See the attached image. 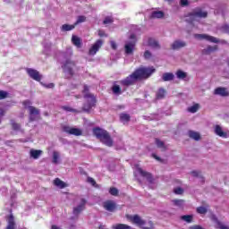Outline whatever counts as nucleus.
Listing matches in <instances>:
<instances>
[{
  "mask_svg": "<svg viewBox=\"0 0 229 229\" xmlns=\"http://www.w3.org/2000/svg\"><path fill=\"white\" fill-rule=\"evenodd\" d=\"M155 72V68L153 67H141L136 70L132 74L129 75L126 79L120 81L121 85L123 87H130L133 85L138 80H146Z\"/></svg>",
  "mask_w": 229,
  "mask_h": 229,
  "instance_id": "f257e3e1",
  "label": "nucleus"
},
{
  "mask_svg": "<svg viewBox=\"0 0 229 229\" xmlns=\"http://www.w3.org/2000/svg\"><path fill=\"white\" fill-rule=\"evenodd\" d=\"M93 133L97 139H99L103 144L106 146L111 147L113 144L112 138H110V134L108 131L101 129V128H95L93 129Z\"/></svg>",
  "mask_w": 229,
  "mask_h": 229,
  "instance_id": "f03ea898",
  "label": "nucleus"
},
{
  "mask_svg": "<svg viewBox=\"0 0 229 229\" xmlns=\"http://www.w3.org/2000/svg\"><path fill=\"white\" fill-rule=\"evenodd\" d=\"M72 55V52L70 50L68 54L63 53L62 56L64 58V63H63L62 68L65 72V76L69 78V76H72V68L74 67V62L71 61L70 56Z\"/></svg>",
  "mask_w": 229,
  "mask_h": 229,
  "instance_id": "7ed1b4c3",
  "label": "nucleus"
},
{
  "mask_svg": "<svg viewBox=\"0 0 229 229\" xmlns=\"http://www.w3.org/2000/svg\"><path fill=\"white\" fill-rule=\"evenodd\" d=\"M89 87L84 86L83 94L87 103L83 106L84 112H89L92 106H96V97L92 94H89Z\"/></svg>",
  "mask_w": 229,
  "mask_h": 229,
  "instance_id": "20e7f679",
  "label": "nucleus"
},
{
  "mask_svg": "<svg viewBox=\"0 0 229 229\" xmlns=\"http://www.w3.org/2000/svg\"><path fill=\"white\" fill-rule=\"evenodd\" d=\"M137 44V34L131 33L129 35V40L125 42L124 51L126 55H133V51H135V46Z\"/></svg>",
  "mask_w": 229,
  "mask_h": 229,
  "instance_id": "39448f33",
  "label": "nucleus"
},
{
  "mask_svg": "<svg viewBox=\"0 0 229 229\" xmlns=\"http://www.w3.org/2000/svg\"><path fill=\"white\" fill-rule=\"evenodd\" d=\"M208 15V13L206 11L201 10L200 8L195 9L192 13L187 16V22H190L192 24V22L198 21V19H205Z\"/></svg>",
  "mask_w": 229,
  "mask_h": 229,
  "instance_id": "423d86ee",
  "label": "nucleus"
},
{
  "mask_svg": "<svg viewBox=\"0 0 229 229\" xmlns=\"http://www.w3.org/2000/svg\"><path fill=\"white\" fill-rule=\"evenodd\" d=\"M134 176L140 182V179H139V176H141L142 178H146L148 183H153V176L151 175V174L142 170V168H140L139 165H134Z\"/></svg>",
  "mask_w": 229,
  "mask_h": 229,
  "instance_id": "0eeeda50",
  "label": "nucleus"
},
{
  "mask_svg": "<svg viewBox=\"0 0 229 229\" xmlns=\"http://www.w3.org/2000/svg\"><path fill=\"white\" fill-rule=\"evenodd\" d=\"M23 106L25 108H29L30 121H38L40 117V111L34 106H30L31 102L30 100L24 101Z\"/></svg>",
  "mask_w": 229,
  "mask_h": 229,
  "instance_id": "6e6552de",
  "label": "nucleus"
},
{
  "mask_svg": "<svg viewBox=\"0 0 229 229\" xmlns=\"http://www.w3.org/2000/svg\"><path fill=\"white\" fill-rule=\"evenodd\" d=\"M129 219L134 225H137V226H140L142 229H153V222H148V225L149 227H146L144 226V225H146V221H144L139 215L130 216Z\"/></svg>",
  "mask_w": 229,
  "mask_h": 229,
  "instance_id": "1a4fd4ad",
  "label": "nucleus"
},
{
  "mask_svg": "<svg viewBox=\"0 0 229 229\" xmlns=\"http://www.w3.org/2000/svg\"><path fill=\"white\" fill-rule=\"evenodd\" d=\"M103 46V40L102 39H98L89 48V56H94L96 55V54L98 53V51H99V49H101Z\"/></svg>",
  "mask_w": 229,
  "mask_h": 229,
  "instance_id": "9d476101",
  "label": "nucleus"
},
{
  "mask_svg": "<svg viewBox=\"0 0 229 229\" xmlns=\"http://www.w3.org/2000/svg\"><path fill=\"white\" fill-rule=\"evenodd\" d=\"M26 72L29 74L30 78L35 80V81H40L42 80V74H40V72L35 69L27 68Z\"/></svg>",
  "mask_w": 229,
  "mask_h": 229,
  "instance_id": "9b49d317",
  "label": "nucleus"
},
{
  "mask_svg": "<svg viewBox=\"0 0 229 229\" xmlns=\"http://www.w3.org/2000/svg\"><path fill=\"white\" fill-rule=\"evenodd\" d=\"M194 38H197V40H208V42H214L215 44L219 42L215 37L207 34H194Z\"/></svg>",
  "mask_w": 229,
  "mask_h": 229,
  "instance_id": "f8f14e48",
  "label": "nucleus"
},
{
  "mask_svg": "<svg viewBox=\"0 0 229 229\" xmlns=\"http://www.w3.org/2000/svg\"><path fill=\"white\" fill-rule=\"evenodd\" d=\"M64 131H65V133H69V135H75L76 137H80V135H81V130L78 128H71L69 126H64Z\"/></svg>",
  "mask_w": 229,
  "mask_h": 229,
  "instance_id": "ddd939ff",
  "label": "nucleus"
},
{
  "mask_svg": "<svg viewBox=\"0 0 229 229\" xmlns=\"http://www.w3.org/2000/svg\"><path fill=\"white\" fill-rule=\"evenodd\" d=\"M103 207L105 210H107V212H114L117 206L115 205V202L114 200H106L103 203Z\"/></svg>",
  "mask_w": 229,
  "mask_h": 229,
  "instance_id": "4468645a",
  "label": "nucleus"
},
{
  "mask_svg": "<svg viewBox=\"0 0 229 229\" xmlns=\"http://www.w3.org/2000/svg\"><path fill=\"white\" fill-rule=\"evenodd\" d=\"M86 203L87 200H85V199H81L80 205L73 208V215L78 216L81 212H82V210L85 208Z\"/></svg>",
  "mask_w": 229,
  "mask_h": 229,
  "instance_id": "2eb2a0df",
  "label": "nucleus"
},
{
  "mask_svg": "<svg viewBox=\"0 0 229 229\" xmlns=\"http://www.w3.org/2000/svg\"><path fill=\"white\" fill-rule=\"evenodd\" d=\"M216 96H222L223 98H225L229 95L228 89L226 88H216L214 92Z\"/></svg>",
  "mask_w": 229,
  "mask_h": 229,
  "instance_id": "dca6fc26",
  "label": "nucleus"
},
{
  "mask_svg": "<svg viewBox=\"0 0 229 229\" xmlns=\"http://www.w3.org/2000/svg\"><path fill=\"white\" fill-rule=\"evenodd\" d=\"M215 133L216 135H218V137H222L223 139H226L228 137V134L223 131V129L219 125L215 126Z\"/></svg>",
  "mask_w": 229,
  "mask_h": 229,
  "instance_id": "f3484780",
  "label": "nucleus"
},
{
  "mask_svg": "<svg viewBox=\"0 0 229 229\" xmlns=\"http://www.w3.org/2000/svg\"><path fill=\"white\" fill-rule=\"evenodd\" d=\"M42 155V150H37L31 148L30 150V158H33L34 160H38V158H40V156Z\"/></svg>",
  "mask_w": 229,
  "mask_h": 229,
  "instance_id": "a211bd4d",
  "label": "nucleus"
},
{
  "mask_svg": "<svg viewBox=\"0 0 229 229\" xmlns=\"http://www.w3.org/2000/svg\"><path fill=\"white\" fill-rule=\"evenodd\" d=\"M185 46H187V44L184 41H182V40H175L172 44V49H181V47H185Z\"/></svg>",
  "mask_w": 229,
  "mask_h": 229,
  "instance_id": "6ab92c4d",
  "label": "nucleus"
},
{
  "mask_svg": "<svg viewBox=\"0 0 229 229\" xmlns=\"http://www.w3.org/2000/svg\"><path fill=\"white\" fill-rule=\"evenodd\" d=\"M6 229H15V219L13 218V215L8 216Z\"/></svg>",
  "mask_w": 229,
  "mask_h": 229,
  "instance_id": "aec40b11",
  "label": "nucleus"
},
{
  "mask_svg": "<svg viewBox=\"0 0 229 229\" xmlns=\"http://www.w3.org/2000/svg\"><path fill=\"white\" fill-rule=\"evenodd\" d=\"M148 45L150 47H153L154 49H159L160 48V45L158 44V41H157V39H155L153 38H148Z\"/></svg>",
  "mask_w": 229,
  "mask_h": 229,
  "instance_id": "412c9836",
  "label": "nucleus"
},
{
  "mask_svg": "<svg viewBox=\"0 0 229 229\" xmlns=\"http://www.w3.org/2000/svg\"><path fill=\"white\" fill-rule=\"evenodd\" d=\"M163 81H173L174 80V74L171 72H165L162 75Z\"/></svg>",
  "mask_w": 229,
  "mask_h": 229,
  "instance_id": "4be33fe9",
  "label": "nucleus"
},
{
  "mask_svg": "<svg viewBox=\"0 0 229 229\" xmlns=\"http://www.w3.org/2000/svg\"><path fill=\"white\" fill-rule=\"evenodd\" d=\"M54 185H55V187H58L59 189H65V187H67V185L65 184V182H64L62 180H60L59 178H56L54 181Z\"/></svg>",
  "mask_w": 229,
  "mask_h": 229,
  "instance_id": "5701e85b",
  "label": "nucleus"
},
{
  "mask_svg": "<svg viewBox=\"0 0 229 229\" xmlns=\"http://www.w3.org/2000/svg\"><path fill=\"white\" fill-rule=\"evenodd\" d=\"M152 19H162L164 17V12L162 11H154L151 13Z\"/></svg>",
  "mask_w": 229,
  "mask_h": 229,
  "instance_id": "b1692460",
  "label": "nucleus"
},
{
  "mask_svg": "<svg viewBox=\"0 0 229 229\" xmlns=\"http://www.w3.org/2000/svg\"><path fill=\"white\" fill-rule=\"evenodd\" d=\"M72 42L73 46H76V47H81V39L78 38L77 36L72 37Z\"/></svg>",
  "mask_w": 229,
  "mask_h": 229,
  "instance_id": "393cba45",
  "label": "nucleus"
},
{
  "mask_svg": "<svg viewBox=\"0 0 229 229\" xmlns=\"http://www.w3.org/2000/svg\"><path fill=\"white\" fill-rule=\"evenodd\" d=\"M176 78H178V80H185V78H187V72L182 71V70H178L175 72Z\"/></svg>",
  "mask_w": 229,
  "mask_h": 229,
  "instance_id": "a878e982",
  "label": "nucleus"
},
{
  "mask_svg": "<svg viewBox=\"0 0 229 229\" xmlns=\"http://www.w3.org/2000/svg\"><path fill=\"white\" fill-rule=\"evenodd\" d=\"M112 90L114 96H121V94H123V90L121 89V87H119V85L114 84L112 88Z\"/></svg>",
  "mask_w": 229,
  "mask_h": 229,
  "instance_id": "bb28decb",
  "label": "nucleus"
},
{
  "mask_svg": "<svg viewBox=\"0 0 229 229\" xmlns=\"http://www.w3.org/2000/svg\"><path fill=\"white\" fill-rule=\"evenodd\" d=\"M53 164H60V153L58 151L53 152Z\"/></svg>",
  "mask_w": 229,
  "mask_h": 229,
  "instance_id": "cd10ccee",
  "label": "nucleus"
},
{
  "mask_svg": "<svg viewBox=\"0 0 229 229\" xmlns=\"http://www.w3.org/2000/svg\"><path fill=\"white\" fill-rule=\"evenodd\" d=\"M76 28V25H69V24H64L61 28L62 31H72V30H74Z\"/></svg>",
  "mask_w": 229,
  "mask_h": 229,
  "instance_id": "c85d7f7f",
  "label": "nucleus"
},
{
  "mask_svg": "<svg viewBox=\"0 0 229 229\" xmlns=\"http://www.w3.org/2000/svg\"><path fill=\"white\" fill-rule=\"evenodd\" d=\"M120 121L123 123V124H126L130 121V114H120Z\"/></svg>",
  "mask_w": 229,
  "mask_h": 229,
  "instance_id": "c756f323",
  "label": "nucleus"
},
{
  "mask_svg": "<svg viewBox=\"0 0 229 229\" xmlns=\"http://www.w3.org/2000/svg\"><path fill=\"white\" fill-rule=\"evenodd\" d=\"M113 229H131V226L124 224H117L112 226Z\"/></svg>",
  "mask_w": 229,
  "mask_h": 229,
  "instance_id": "7c9ffc66",
  "label": "nucleus"
},
{
  "mask_svg": "<svg viewBox=\"0 0 229 229\" xmlns=\"http://www.w3.org/2000/svg\"><path fill=\"white\" fill-rule=\"evenodd\" d=\"M189 137L191 139H193V140H199V133L193 131H189Z\"/></svg>",
  "mask_w": 229,
  "mask_h": 229,
  "instance_id": "2f4dec72",
  "label": "nucleus"
},
{
  "mask_svg": "<svg viewBox=\"0 0 229 229\" xmlns=\"http://www.w3.org/2000/svg\"><path fill=\"white\" fill-rule=\"evenodd\" d=\"M11 124L14 131H22V130H21V125L15 123L13 120L11 121Z\"/></svg>",
  "mask_w": 229,
  "mask_h": 229,
  "instance_id": "473e14b6",
  "label": "nucleus"
},
{
  "mask_svg": "<svg viewBox=\"0 0 229 229\" xmlns=\"http://www.w3.org/2000/svg\"><path fill=\"white\" fill-rule=\"evenodd\" d=\"M199 109V104H195V105L190 106L188 108V111H190L191 114H196V112H198Z\"/></svg>",
  "mask_w": 229,
  "mask_h": 229,
  "instance_id": "72a5a7b5",
  "label": "nucleus"
},
{
  "mask_svg": "<svg viewBox=\"0 0 229 229\" xmlns=\"http://www.w3.org/2000/svg\"><path fill=\"white\" fill-rule=\"evenodd\" d=\"M192 215H184L181 216V219L185 221V223H192Z\"/></svg>",
  "mask_w": 229,
  "mask_h": 229,
  "instance_id": "f704fd0d",
  "label": "nucleus"
},
{
  "mask_svg": "<svg viewBox=\"0 0 229 229\" xmlns=\"http://www.w3.org/2000/svg\"><path fill=\"white\" fill-rule=\"evenodd\" d=\"M165 96V90L164 89H159L157 93V99H163V98Z\"/></svg>",
  "mask_w": 229,
  "mask_h": 229,
  "instance_id": "c9c22d12",
  "label": "nucleus"
},
{
  "mask_svg": "<svg viewBox=\"0 0 229 229\" xmlns=\"http://www.w3.org/2000/svg\"><path fill=\"white\" fill-rule=\"evenodd\" d=\"M216 49H217V47H216V46H214V47H208V48L204 50V53H205L206 55H209V53H212L213 51H216Z\"/></svg>",
  "mask_w": 229,
  "mask_h": 229,
  "instance_id": "e433bc0d",
  "label": "nucleus"
},
{
  "mask_svg": "<svg viewBox=\"0 0 229 229\" xmlns=\"http://www.w3.org/2000/svg\"><path fill=\"white\" fill-rule=\"evenodd\" d=\"M173 203L175 207H182L184 205V201L182 199H174Z\"/></svg>",
  "mask_w": 229,
  "mask_h": 229,
  "instance_id": "4c0bfd02",
  "label": "nucleus"
},
{
  "mask_svg": "<svg viewBox=\"0 0 229 229\" xmlns=\"http://www.w3.org/2000/svg\"><path fill=\"white\" fill-rule=\"evenodd\" d=\"M156 144L157 146V148H161L162 149H165V145L164 144V141L156 139Z\"/></svg>",
  "mask_w": 229,
  "mask_h": 229,
  "instance_id": "58836bf2",
  "label": "nucleus"
},
{
  "mask_svg": "<svg viewBox=\"0 0 229 229\" xmlns=\"http://www.w3.org/2000/svg\"><path fill=\"white\" fill-rule=\"evenodd\" d=\"M216 227L218 229H229L228 225H223V223H221L219 221H216Z\"/></svg>",
  "mask_w": 229,
  "mask_h": 229,
  "instance_id": "ea45409f",
  "label": "nucleus"
},
{
  "mask_svg": "<svg viewBox=\"0 0 229 229\" xmlns=\"http://www.w3.org/2000/svg\"><path fill=\"white\" fill-rule=\"evenodd\" d=\"M86 19H87V18H86L85 16H79V17L77 18L76 22L74 23L75 26H76L77 24H81V22H85Z\"/></svg>",
  "mask_w": 229,
  "mask_h": 229,
  "instance_id": "a19ab883",
  "label": "nucleus"
},
{
  "mask_svg": "<svg viewBox=\"0 0 229 229\" xmlns=\"http://www.w3.org/2000/svg\"><path fill=\"white\" fill-rule=\"evenodd\" d=\"M198 214H207V208L205 207H199L197 208Z\"/></svg>",
  "mask_w": 229,
  "mask_h": 229,
  "instance_id": "79ce46f5",
  "label": "nucleus"
},
{
  "mask_svg": "<svg viewBox=\"0 0 229 229\" xmlns=\"http://www.w3.org/2000/svg\"><path fill=\"white\" fill-rule=\"evenodd\" d=\"M114 22V18L107 16L104 20V24H112Z\"/></svg>",
  "mask_w": 229,
  "mask_h": 229,
  "instance_id": "37998d69",
  "label": "nucleus"
},
{
  "mask_svg": "<svg viewBox=\"0 0 229 229\" xmlns=\"http://www.w3.org/2000/svg\"><path fill=\"white\" fill-rule=\"evenodd\" d=\"M192 176H195L196 178H199L200 182H205V179L203 177H201V174H199V173L198 172H192L191 173Z\"/></svg>",
  "mask_w": 229,
  "mask_h": 229,
  "instance_id": "c03bdc74",
  "label": "nucleus"
},
{
  "mask_svg": "<svg viewBox=\"0 0 229 229\" xmlns=\"http://www.w3.org/2000/svg\"><path fill=\"white\" fill-rule=\"evenodd\" d=\"M6 98H8V92L0 90V100L6 99Z\"/></svg>",
  "mask_w": 229,
  "mask_h": 229,
  "instance_id": "a18cd8bd",
  "label": "nucleus"
},
{
  "mask_svg": "<svg viewBox=\"0 0 229 229\" xmlns=\"http://www.w3.org/2000/svg\"><path fill=\"white\" fill-rule=\"evenodd\" d=\"M109 193L112 195V196H117V194H119V191L116 189V188H111L109 190Z\"/></svg>",
  "mask_w": 229,
  "mask_h": 229,
  "instance_id": "49530a36",
  "label": "nucleus"
},
{
  "mask_svg": "<svg viewBox=\"0 0 229 229\" xmlns=\"http://www.w3.org/2000/svg\"><path fill=\"white\" fill-rule=\"evenodd\" d=\"M41 85L43 87H45V89H55V83L46 84V83L41 82Z\"/></svg>",
  "mask_w": 229,
  "mask_h": 229,
  "instance_id": "de8ad7c7",
  "label": "nucleus"
},
{
  "mask_svg": "<svg viewBox=\"0 0 229 229\" xmlns=\"http://www.w3.org/2000/svg\"><path fill=\"white\" fill-rule=\"evenodd\" d=\"M151 52H149V50H147V51H145V53H144V58L146 59V60H149V58H151Z\"/></svg>",
  "mask_w": 229,
  "mask_h": 229,
  "instance_id": "09e8293b",
  "label": "nucleus"
},
{
  "mask_svg": "<svg viewBox=\"0 0 229 229\" xmlns=\"http://www.w3.org/2000/svg\"><path fill=\"white\" fill-rule=\"evenodd\" d=\"M174 194H183V189L178 187L174 190Z\"/></svg>",
  "mask_w": 229,
  "mask_h": 229,
  "instance_id": "8fccbe9b",
  "label": "nucleus"
},
{
  "mask_svg": "<svg viewBox=\"0 0 229 229\" xmlns=\"http://www.w3.org/2000/svg\"><path fill=\"white\" fill-rule=\"evenodd\" d=\"M222 31L225 33H229V24H225L222 27Z\"/></svg>",
  "mask_w": 229,
  "mask_h": 229,
  "instance_id": "3c124183",
  "label": "nucleus"
},
{
  "mask_svg": "<svg viewBox=\"0 0 229 229\" xmlns=\"http://www.w3.org/2000/svg\"><path fill=\"white\" fill-rule=\"evenodd\" d=\"M180 4H181V6H188L189 5V0H181Z\"/></svg>",
  "mask_w": 229,
  "mask_h": 229,
  "instance_id": "603ef678",
  "label": "nucleus"
},
{
  "mask_svg": "<svg viewBox=\"0 0 229 229\" xmlns=\"http://www.w3.org/2000/svg\"><path fill=\"white\" fill-rule=\"evenodd\" d=\"M3 117H4V111L3 108H0V124L3 122Z\"/></svg>",
  "mask_w": 229,
  "mask_h": 229,
  "instance_id": "864d4df0",
  "label": "nucleus"
},
{
  "mask_svg": "<svg viewBox=\"0 0 229 229\" xmlns=\"http://www.w3.org/2000/svg\"><path fill=\"white\" fill-rule=\"evenodd\" d=\"M63 109L65 110L66 112H76V110L72 109L70 106H63Z\"/></svg>",
  "mask_w": 229,
  "mask_h": 229,
  "instance_id": "5fc2aeb1",
  "label": "nucleus"
},
{
  "mask_svg": "<svg viewBox=\"0 0 229 229\" xmlns=\"http://www.w3.org/2000/svg\"><path fill=\"white\" fill-rule=\"evenodd\" d=\"M88 182L91 183V185H96V181L92 177H89Z\"/></svg>",
  "mask_w": 229,
  "mask_h": 229,
  "instance_id": "6e6d98bb",
  "label": "nucleus"
},
{
  "mask_svg": "<svg viewBox=\"0 0 229 229\" xmlns=\"http://www.w3.org/2000/svg\"><path fill=\"white\" fill-rule=\"evenodd\" d=\"M110 44L112 49H117V44L115 43V41H111Z\"/></svg>",
  "mask_w": 229,
  "mask_h": 229,
  "instance_id": "4d7b16f0",
  "label": "nucleus"
},
{
  "mask_svg": "<svg viewBox=\"0 0 229 229\" xmlns=\"http://www.w3.org/2000/svg\"><path fill=\"white\" fill-rule=\"evenodd\" d=\"M98 35H99L100 37H106V34H105V31H103V30H99V31H98Z\"/></svg>",
  "mask_w": 229,
  "mask_h": 229,
  "instance_id": "13d9d810",
  "label": "nucleus"
},
{
  "mask_svg": "<svg viewBox=\"0 0 229 229\" xmlns=\"http://www.w3.org/2000/svg\"><path fill=\"white\" fill-rule=\"evenodd\" d=\"M51 229H62V227H60L58 225H52Z\"/></svg>",
  "mask_w": 229,
  "mask_h": 229,
  "instance_id": "bf43d9fd",
  "label": "nucleus"
},
{
  "mask_svg": "<svg viewBox=\"0 0 229 229\" xmlns=\"http://www.w3.org/2000/svg\"><path fill=\"white\" fill-rule=\"evenodd\" d=\"M192 229H203V228L201 226H199V225H196Z\"/></svg>",
  "mask_w": 229,
  "mask_h": 229,
  "instance_id": "052dcab7",
  "label": "nucleus"
},
{
  "mask_svg": "<svg viewBox=\"0 0 229 229\" xmlns=\"http://www.w3.org/2000/svg\"><path fill=\"white\" fill-rule=\"evenodd\" d=\"M154 158H156V160H158V157L155 155H153Z\"/></svg>",
  "mask_w": 229,
  "mask_h": 229,
  "instance_id": "680f3d73",
  "label": "nucleus"
},
{
  "mask_svg": "<svg viewBox=\"0 0 229 229\" xmlns=\"http://www.w3.org/2000/svg\"><path fill=\"white\" fill-rule=\"evenodd\" d=\"M45 53H47V50H46V47H45V50H44Z\"/></svg>",
  "mask_w": 229,
  "mask_h": 229,
  "instance_id": "e2e57ef3",
  "label": "nucleus"
}]
</instances>
